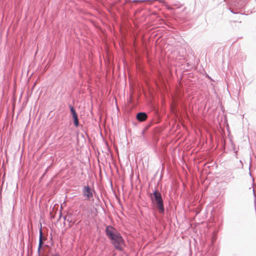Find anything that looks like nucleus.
Masks as SVG:
<instances>
[{
  "instance_id": "obj_4",
  "label": "nucleus",
  "mask_w": 256,
  "mask_h": 256,
  "mask_svg": "<svg viewBox=\"0 0 256 256\" xmlns=\"http://www.w3.org/2000/svg\"><path fill=\"white\" fill-rule=\"evenodd\" d=\"M64 220L68 222V228L71 227L76 222L72 218V216L71 214H68L65 216Z\"/></svg>"
},
{
  "instance_id": "obj_6",
  "label": "nucleus",
  "mask_w": 256,
  "mask_h": 256,
  "mask_svg": "<svg viewBox=\"0 0 256 256\" xmlns=\"http://www.w3.org/2000/svg\"><path fill=\"white\" fill-rule=\"evenodd\" d=\"M40 240H39V246H38V249L40 250L42 245V244H43V242H42V230H40Z\"/></svg>"
},
{
  "instance_id": "obj_3",
  "label": "nucleus",
  "mask_w": 256,
  "mask_h": 256,
  "mask_svg": "<svg viewBox=\"0 0 256 256\" xmlns=\"http://www.w3.org/2000/svg\"><path fill=\"white\" fill-rule=\"evenodd\" d=\"M82 195L87 200H91L93 198V190L89 186L84 187L82 190Z\"/></svg>"
},
{
  "instance_id": "obj_8",
  "label": "nucleus",
  "mask_w": 256,
  "mask_h": 256,
  "mask_svg": "<svg viewBox=\"0 0 256 256\" xmlns=\"http://www.w3.org/2000/svg\"><path fill=\"white\" fill-rule=\"evenodd\" d=\"M73 118H74V125L76 126H78V124H79L78 116H75V117Z\"/></svg>"
},
{
  "instance_id": "obj_2",
  "label": "nucleus",
  "mask_w": 256,
  "mask_h": 256,
  "mask_svg": "<svg viewBox=\"0 0 256 256\" xmlns=\"http://www.w3.org/2000/svg\"><path fill=\"white\" fill-rule=\"evenodd\" d=\"M150 195L152 202H156L160 212H163L164 211V207L160 193L158 190H156L154 194H152Z\"/></svg>"
},
{
  "instance_id": "obj_7",
  "label": "nucleus",
  "mask_w": 256,
  "mask_h": 256,
  "mask_svg": "<svg viewBox=\"0 0 256 256\" xmlns=\"http://www.w3.org/2000/svg\"><path fill=\"white\" fill-rule=\"evenodd\" d=\"M70 110L72 116V118L78 116V114L76 112V110L72 106L70 107Z\"/></svg>"
},
{
  "instance_id": "obj_9",
  "label": "nucleus",
  "mask_w": 256,
  "mask_h": 256,
  "mask_svg": "<svg viewBox=\"0 0 256 256\" xmlns=\"http://www.w3.org/2000/svg\"><path fill=\"white\" fill-rule=\"evenodd\" d=\"M54 256H59L58 255H54Z\"/></svg>"
},
{
  "instance_id": "obj_1",
  "label": "nucleus",
  "mask_w": 256,
  "mask_h": 256,
  "mask_svg": "<svg viewBox=\"0 0 256 256\" xmlns=\"http://www.w3.org/2000/svg\"><path fill=\"white\" fill-rule=\"evenodd\" d=\"M106 234L112 240V243L116 248H120L124 244V240L120 234L112 226H108L106 228Z\"/></svg>"
},
{
  "instance_id": "obj_5",
  "label": "nucleus",
  "mask_w": 256,
  "mask_h": 256,
  "mask_svg": "<svg viewBox=\"0 0 256 256\" xmlns=\"http://www.w3.org/2000/svg\"><path fill=\"white\" fill-rule=\"evenodd\" d=\"M147 115L144 112H139L136 115V118L140 122H144L147 118Z\"/></svg>"
}]
</instances>
